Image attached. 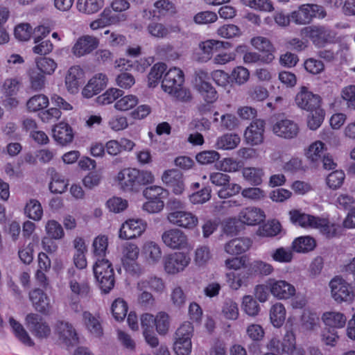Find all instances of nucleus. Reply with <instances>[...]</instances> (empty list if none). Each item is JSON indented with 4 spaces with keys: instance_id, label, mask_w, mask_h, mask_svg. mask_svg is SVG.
I'll return each instance as SVG.
<instances>
[{
    "instance_id": "nucleus-1",
    "label": "nucleus",
    "mask_w": 355,
    "mask_h": 355,
    "mask_svg": "<svg viewBox=\"0 0 355 355\" xmlns=\"http://www.w3.org/2000/svg\"><path fill=\"white\" fill-rule=\"evenodd\" d=\"M117 180L123 191H138L141 186L152 183L154 176L150 171L128 168L119 172Z\"/></svg>"
},
{
    "instance_id": "nucleus-2",
    "label": "nucleus",
    "mask_w": 355,
    "mask_h": 355,
    "mask_svg": "<svg viewBox=\"0 0 355 355\" xmlns=\"http://www.w3.org/2000/svg\"><path fill=\"white\" fill-rule=\"evenodd\" d=\"M93 271L101 290L105 293H109L115 283L112 263L107 259H98L93 266Z\"/></svg>"
},
{
    "instance_id": "nucleus-3",
    "label": "nucleus",
    "mask_w": 355,
    "mask_h": 355,
    "mask_svg": "<svg viewBox=\"0 0 355 355\" xmlns=\"http://www.w3.org/2000/svg\"><path fill=\"white\" fill-rule=\"evenodd\" d=\"M325 16L323 8L316 4L302 5L290 14L291 21L297 25L308 24L313 17L324 18Z\"/></svg>"
},
{
    "instance_id": "nucleus-4",
    "label": "nucleus",
    "mask_w": 355,
    "mask_h": 355,
    "mask_svg": "<svg viewBox=\"0 0 355 355\" xmlns=\"http://www.w3.org/2000/svg\"><path fill=\"white\" fill-rule=\"evenodd\" d=\"M148 33L156 39H164L171 37L172 34L185 35V33L178 23L166 25L156 21H152L146 27Z\"/></svg>"
},
{
    "instance_id": "nucleus-5",
    "label": "nucleus",
    "mask_w": 355,
    "mask_h": 355,
    "mask_svg": "<svg viewBox=\"0 0 355 355\" xmlns=\"http://www.w3.org/2000/svg\"><path fill=\"white\" fill-rule=\"evenodd\" d=\"M168 222L177 227L192 230L198 225V218L191 211H171L167 215Z\"/></svg>"
},
{
    "instance_id": "nucleus-6",
    "label": "nucleus",
    "mask_w": 355,
    "mask_h": 355,
    "mask_svg": "<svg viewBox=\"0 0 355 355\" xmlns=\"http://www.w3.org/2000/svg\"><path fill=\"white\" fill-rule=\"evenodd\" d=\"M26 324L32 334L37 338H47L51 335V329L48 323L36 313L26 315Z\"/></svg>"
},
{
    "instance_id": "nucleus-7",
    "label": "nucleus",
    "mask_w": 355,
    "mask_h": 355,
    "mask_svg": "<svg viewBox=\"0 0 355 355\" xmlns=\"http://www.w3.org/2000/svg\"><path fill=\"white\" fill-rule=\"evenodd\" d=\"M295 102L298 107L307 112L321 107L320 96L313 94L304 86L300 87L296 94Z\"/></svg>"
},
{
    "instance_id": "nucleus-8",
    "label": "nucleus",
    "mask_w": 355,
    "mask_h": 355,
    "mask_svg": "<svg viewBox=\"0 0 355 355\" xmlns=\"http://www.w3.org/2000/svg\"><path fill=\"white\" fill-rule=\"evenodd\" d=\"M332 297L338 302H350L354 298V293L350 285L343 279L334 278L329 283Z\"/></svg>"
},
{
    "instance_id": "nucleus-9",
    "label": "nucleus",
    "mask_w": 355,
    "mask_h": 355,
    "mask_svg": "<svg viewBox=\"0 0 355 355\" xmlns=\"http://www.w3.org/2000/svg\"><path fill=\"white\" fill-rule=\"evenodd\" d=\"M190 263V258L183 252H174L165 257L164 259V270L170 275L177 274Z\"/></svg>"
},
{
    "instance_id": "nucleus-10",
    "label": "nucleus",
    "mask_w": 355,
    "mask_h": 355,
    "mask_svg": "<svg viewBox=\"0 0 355 355\" xmlns=\"http://www.w3.org/2000/svg\"><path fill=\"white\" fill-rule=\"evenodd\" d=\"M162 241L171 249H182L188 244L187 236L184 232L177 228L164 231L162 234Z\"/></svg>"
},
{
    "instance_id": "nucleus-11",
    "label": "nucleus",
    "mask_w": 355,
    "mask_h": 355,
    "mask_svg": "<svg viewBox=\"0 0 355 355\" xmlns=\"http://www.w3.org/2000/svg\"><path fill=\"white\" fill-rule=\"evenodd\" d=\"M184 82V73L181 69L177 67L171 68L166 72L162 81V89L168 94L175 88L183 85Z\"/></svg>"
},
{
    "instance_id": "nucleus-12",
    "label": "nucleus",
    "mask_w": 355,
    "mask_h": 355,
    "mask_svg": "<svg viewBox=\"0 0 355 355\" xmlns=\"http://www.w3.org/2000/svg\"><path fill=\"white\" fill-rule=\"evenodd\" d=\"M146 227V223L141 220L129 219L122 224L119 236L122 239H132L141 236Z\"/></svg>"
},
{
    "instance_id": "nucleus-13",
    "label": "nucleus",
    "mask_w": 355,
    "mask_h": 355,
    "mask_svg": "<svg viewBox=\"0 0 355 355\" xmlns=\"http://www.w3.org/2000/svg\"><path fill=\"white\" fill-rule=\"evenodd\" d=\"M272 132L275 135L284 139H293L299 132V127L296 123L290 119L277 121L272 125Z\"/></svg>"
},
{
    "instance_id": "nucleus-14",
    "label": "nucleus",
    "mask_w": 355,
    "mask_h": 355,
    "mask_svg": "<svg viewBox=\"0 0 355 355\" xmlns=\"http://www.w3.org/2000/svg\"><path fill=\"white\" fill-rule=\"evenodd\" d=\"M265 123L263 120L253 121L245 131L246 141L252 146L259 145L263 141Z\"/></svg>"
},
{
    "instance_id": "nucleus-15",
    "label": "nucleus",
    "mask_w": 355,
    "mask_h": 355,
    "mask_svg": "<svg viewBox=\"0 0 355 355\" xmlns=\"http://www.w3.org/2000/svg\"><path fill=\"white\" fill-rule=\"evenodd\" d=\"M162 181L172 189L174 193L181 194L184 189L182 173L178 169L165 171L162 176Z\"/></svg>"
},
{
    "instance_id": "nucleus-16",
    "label": "nucleus",
    "mask_w": 355,
    "mask_h": 355,
    "mask_svg": "<svg viewBox=\"0 0 355 355\" xmlns=\"http://www.w3.org/2000/svg\"><path fill=\"white\" fill-rule=\"evenodd\" d=\"M269 289L274 297L280 300L289 299L295 294L294 286L284 280H271Z\"/></svg>"
},
{
    "instance_id": "nucleus-17",
    "label": "nucleus",
    "mask_w": 355,
    "mask_h": 355,
    "mask_svg": "<svg viewBox=\"0 0 355 355\" xmlns=\"http://www.w3.org/2000/svg\"><path fill=\"white\" fill-rule=\"evenodd\" d=\"M98 40L92 36L84 35L79 37L72 48V53L76 57L90 53L98 47Z\"/></svg>"
},
{
    "instance_id": "nucleus-18",
    "label": "nucleus",
    "mask_w": 355,
    "mask_h": 355,
    "mask_svg": "<svg viewBox=\"0 0 355 355\" xmlns=\"http://www.w3.org/2000/svg\"><path fill=\"white\" fill-rule=\"evenodd\" d=\"M250 43L257 50L264 53L261 58L262 62L266 64L272 62L275 58V48L268 38L262 36L254 37L251 39Z\"/></svg>"
},
{
    "instance_id": "nucleus-19",
    "label": "nucleus",
    "mask_w": 355,
    "mask_h": 355,
    "mask_svg": "<svg viewBox=\"0 0 355 355\" xmlns=\"http://www.w3.org/2000/svg\"><path fill=\"white\" fill-rule=\"evenodd\" d=\"M55 332L59 339L66 345H75L78 340V334L71 324L66 321H58L55 324Z\"/></svg>"
},
{
    "instance_id": "nucleus-20",
    "label": "nucleus",
    "mask_w": 355,
    "mask_h": 355,
    "mask_svg": "<svg viewBox=\"0 0 355 355\" xmlns=\"http://www.w3.org/2000/svg\"><path fill=\"white\" fill-rule=\"evenodd\" d=\"M270 349H273L276 352H284L291 354L297 349L295 348V336L293 331L287 330L284 334L283 342L276 338H273L269 343Z\"/></svg>"
},
{
    "instance_id": "nucleus-21",
    "label": "nucleus",
    "mask_w": 355,
    "mask_h": 355,
    "mask_svg": "<svg viewBox=\"0 0 355 355\" xmlns=\"http://www.w3.org/2000/svg\"><path fill=\"white\" fill-rule=\"evenodd\" d=\"M107 78L105 74L100 73L92 78L82 91L83 96L89 98L100 93L106 86Z\"/></svg>"
},
{
    "instance_id": "nucleus-22",
    "label": "nucleus",
    "mask_w": 355,
    "mask_h": 355,
    "mask_svg": "<svg viewBox=\"0 0 355 355\" xmlns=\"http://www.w3.org/2000/svg\"><path fill=\"white\" fill-rule=\"evenodd\" d=\"M239 220L248 225H255L263 221L264 212L259 208L249 207L243 209L239 213Z\"/></svg>"
},
{
    "instance_id": "nucleus-23",
    "label": "nucleus",
    "mask_w": 355,
    "mask_h": 355,
    "mask_svg": "<svg viewBox=\"0 0 355 355\" xmlns=\"http://www.w3.org/2000/svg\"><path fill=\"white\" fill-rule=\"evenodd\" d=\"M29 297L36 311L44 314L49 313L51 309L50 299L42 290H33L30 293Z\"/></svg>"
},
{
    "instance_id": "nucleus-24",
    "label": "nucleus",
    "mask_w": 355,
    "mask_h": 355,
    "mask_svg": "<svg viewBox=\"0 0 355 355\" xmlns=\"http://www.w3.org/2000/svg\"><path fill=\"white\" fill-rule=\"evenodd\" d=\"M304 31V34L318 46H323L330 36V31L324 26H309L306 27Z\"/></svg>"
},
{
    "instance_id": "nucleus-25",
    "label": "nucleus",
    "mask_w": 355,
    "mask_h": 355,
    "mask_svg": "<svg viewBox=\"0 0 355 355\" xmlns=\"http://www.w3.org/2000/svg\"><path fill=\"white\" fill-rule=\"evenodd\" d=\"M137 290L149 289L155 293L161 294L164 292L166 286L164 280L156 275H150L139 280L137 286Z\"/></svg>"
},
{
    "instance_id": "nucleus-26",
    "label": "nucleus",
    "mask_w": 355,
    "mask_h": 355,
    "mask_svg": "<svg viewBox=\"0 0 355 355\" xmlns=\"http://www.w3.org/2000/svg\"><path fill=\"white\" fill-rule=\"evenodd\" d=\"M53 137L60 144L64 146L71 143L73 138L71 128L65 123H60L53 129Z\"/></svg>"
},
{
    "instance_id": "nucleus-27",
    "label": "nucleus",
    "mask_w": 355,
    "mask_h": 355,
    "mask_svg": "<svg viewBox=\"0 0 355 355\" xmlns=\"http://www.w3.org/2000/svg\"><path fill=\"white\" fill-rule=\"evenodd\" d=\"M314 228L320 230V233L327 239H331L340 234L341 227L338 224L330 223L324 218H318Z\"/></svg>"
},
{
    "instance_id": "nucleus-28",
    "label": "nucleus",
    "mask_w": 355,
    "mask_h": 355,
    "mask_svg": "<svg viewBox=\"0 0 355 355\" xmlns=\"http://www.w3.org/2000/svg\"><path fill=\"white\" fill-rule=\"evenodd\" d=\"M252 245V241L248 238H236L225 245V250L230 254H240L245 252Z\"/></svg>"
},
{
    "instance_id": "nucleus-29",
    "label": "nucleus",
    "mask_w": 355,
    "mask_h": 355,
    "mask_svg": "<svg viewBox=\"0 0 355 355\" xmlns=\"http://www.w3.org/2000/svg\"><path fill=\"white\" fill-rule=\"evenodd\" d=\"M82 76L83 70L79 66H73L69 68L65 78V84L69 92L76 93L78 92Z\"/></svg>"
},
{
    "instance_id": "nucleus-30",
    "label": "nucleus",
    "mask_w": 355,
    "mask_h": 355,
    "mask_svg": "<svg viewBox=\"0 0 355 355\" xmlns=\"http://www.w3.org/2000/svg\"><path fill=\"white\" fill-rule=\"evenodd\" d=\"M142 252L150 264L157 263L160 261L162 254L159 245L154 241L145 243L142 248Z\"/></svg>"
},
{
    "instance_id": "nucleus-31",
    "label": "nucleus",
    "mask_w": 355,
    "mask_h": 355,
    "mask_svg": "<svg viewBox=\"0 0 355 355\" xmlns=\"http://www.w3.org/2000/svg\"><path fill=\"white\" fill-rule=\"evenodd\" d=\"M289 216L290 220L293 224L303 227H314L316 220L318 218L302 213L300 210L296 209L290 211Z\"/></svg>"
},
{
    "instance_id": "nucleus-32",
    "label": "nucleus",
    "mask_w": 355,
    "mask_h": 355,
    "mask_svg": "<svg viewBox=\"0 0 355 355\" xmlns=\"http://www.w3.org/2000/svg\"><path fill=\"white\" fill-rule=\"evenodd\" d=\"M69 285L73 293L82 297H87L90 293V287L88 282L82 279L79 274L70 278Z\"/></svg>"
},
{
    "instance_id": "nucleus-33",
    "label": "nucleus",
    "mask_w": 355,
    "mask_h": 355,
    "mask_svg": "<svg viewBox=\"0 0 355 355\" xmlns=\"http://www.w3.org/2000/svg\"><path fill=\"white\" fill-rule=\"evenodd\" d=\"M243 178L253 186H259L263 182L265 175L263 169L259 167H245L242 170Z\"/></svg>"
},
{
    "instance_id": "nucleus-34",
    "label": "nucleus",
    "mask_w": 355,
    "mask_h": 355,
    "mask_svg": "<svg viewBox=\"0 0 355 355\" xmlns=\"http://www.w3.org/2000/svg\"><path fill=\"white\" fill-rule=\"evenodd\" d=\"M241 141L240 137L236 134H225L219 137L216 141V147L222 150H232L238 146Z\"/></svg>"
},
{
    "instance_id": "nucleus-35",
    "label": "nucleus",
    "mask_w": 355,
    "mask_h": 355,
    "mask_svg": "<svg viewBox=\"0 0 355 355\" xmlns=\"http://www.w3.org/2000/svg\"><path fill=\"white\" fill-rule=\"evenodd\" d=\"M103 5V0H78L76 6L79 12L92 15L98 12Z\"/></svg>"
},
{
    "instance_id": "nucleus-36",
    "label": "nucleus",
    "mask_w": 355,
    "mask_h": 355,
    "mask_svg": "<svg viewBox=\"0 0 355 355\" xmlns=\"http://www.w3.org/2000/svg\"><path fill=\"white\" fill-rule=\"evenodd\" d=\"M322 320L329 328H342L345 326L347 318L340 312H326L322 315Z\"/></svg>"
},
{
    "instance_id": "nucleus-37",
    "label": "nucleus",
    "mask_w": 355,
    "mask_h": 355,
    "mask_svg": "<svg viewBox=\"0 0 355 355\" xmlns=\"http://www.w3.org/2000/svg\"><path fill=\"white\" fill-rule=\"evenodd\" d=\"M9 323L11 326L12 331L15 335V336L25 345L31 347L34 345V342L28 335L26 330L24 328V327L17 321H16L13 318H10Z\"/></svg>"
},
{
    "instance_id": "nucleus-38",
    "label": "nucleus",
    "mask_w": 355,
    "mask_h": 355,
    "mask_svg": "<svg viewBox=\"0 0 355 355\" xmlns=\"http://www.w3.org/2000/svg\"><path fill=\"white\" fill-rule=\"evenodd\" d=\"M325 150V144L320 141H316L309 146L306 156L311 162L318 163L326 154Z\"/></svg>"
},
{
    "instance_id": "nucleus-39",
    "label": "nucleus",
    "mask_w": 355,
    "mask_h": 355,
    "mask_svg": "<svg viewBox=\"0 0 355 355\" xmlns=\"http://www.w3.org/2000/svg\"><path fill=\"white\" fill-rule=\"evenodd\" d=\"M315 247V240L309 236H300L295 239L292 243V249L300 253L308 252Z\"/></svg>"
},
{
    "instance_id": "nucleus-40",
    "label": "nucleus",
    "mask_w": 355,
    "mask_h": 355,
    "mask_svg": "<svg viewBox=\"0 0 355 355\" xmlns=\"http://www.w3.org/2000/svg\"><path fill=\"white\" fill-rule=\"evenodd\" d=\"M199 46L203 53L209 57L214 53L218 51L220 49H228L230 46V44L227 42L209 40L201 42Z\"/></svg>"
},
{
    "instance_id": "nucleus-41",
    "label": "nucleus",
    "mask_w": 355,
    "mask_h": 355,
    "mask_svg": "<svg viewBox=\"0 0 355 355\" xmlns=\"http://www.w3.org/2000/svg\"><path fill=\"white\" fill-rule=\"evenodd\" d=\"M286 318V309L282 303H276L270 310V322L275 327L283 325Z\"/></svg>"
},
{
    "instance_id": "nucleus-42",
    "label": "nucleus",
    "mask_w": 355,
    "mask_h": 355,
    "mask_svg": "<svg viewBox=\"0 0 355 355\" xmlns=\"http://www.w3.org/2000/svg\"><path fill=\"white\" fill-rule=\"evenodd\" d=\"M83 320L87 329L96 337H100L103 335V329L98 319L94 316L89 311H85L83 313Z\"/></svg>"
},
{
    "instance_id": "nucleus-43",
    "label": "nucleus",
    "mask_w": 355,
    "mask_h": 355,
    "mask_svg": "<svg viewBox=\"0 0 355 355\" xmlns=\"http://www.w3.org/2000/svg\"><path fill=\"white\" fill-rule=\"evenodd\" d=\"M274 270L272 266L261 260H254L248 266V275H269Z\"/></svg>"
},
{
    "instance_id": "nucleus-44",
    "label": "nucleus",
    "mask_w": 355,
    "mask_h": 355,
    "mask_svg": "<svg viewBox=\"0 0 355 355\" xmlns=\"http://www.w3.org/2000/svg\"><path fill=\"white\" fill-rule=\"evenodd\" d=\"M36 69L44 75H51L55 71L58 64L50 58L40 57L35 59Z\"/></svg>"
},
{
    "instance_id": "nucleus-45",
    "label": "nucleus",
    "mask_w": 355,
    "mask_h": 355,
    "mask_svg": "<svg viewBox=\"0 0 355 355\" xmlns=\"http://www.w3.org/2000/svg\"><path fill=\"white\" fill-rule=\"evenodd\" d=\"M166 70V65L164 63L159 62L154 64L148 76V87H155Z\"/></svg>"
},
{
    "instance_id": "nucleus-46",
    "label": "nucleus",
    "mask_w": 355,
    "mask_h": 355,
    "mask_svg": "<svg viewBox=\"0 0 355 355\" xmlns=\"http://www.w3.org/2000/svg\"><path fill=\"white\" fill-rule=\"evenodd\" d=\"M21 87L20 78L17 77L8 78L2 84L1 90L6 96H13L16 95Z\"/></svg>"
},
{
    "instance_id": "nucleus-47",
    "label": "nucleus",
    "mask_w": 355,
    "mask_h": 355,
    "mask_svg": "<svg viewBox=\"0 0 355 355\" xmlns=\"http://www.w3.org/2000/svg\"><path fill=\"white\" fill-rule=\"evenodd\" d=\"M241 3L252 9L270 12L274 10L270 0H240Z\"/></svg>"
},
{
    "instance_id": "nucleus-48",
    "label": "nucleus",
    "mask_w": 355,
    "mask_h": 355,
    "mask_svg": "<svg viewBox=\"0 0 355 355\" xmlns=\"http://www.w3.org/2000/svg\"><path fill=\"white\" fill-rule=\"evenodd\" d=\"M309 112H310V114L307 119V125L311 130H315L322 123L325 112L321 107H319L313 111H309Z\"/></svg>"
},
{
    "instance_id": "nucleus-49",
    "label": "nucleus",
    "mask_w": 355,
    "mask_h": 355,
    "mask_svg": "<svg viewBox=\"0 0 355 355\" xmlns=\"http://www.w3.org/2000/svg\"><path fill=\"white\" fill-rule=\"evenodd\" d=\"M196 89L201 97L208 103H212L218 98L217 92L210 83H202Z\"/></svg>"
},
{
    "instance_id": "nucleus-50",
    "label": "nucleus",
    "mask_w": 355,
    "mask_h": 355,
    "mask_svg": "<svg viewBox=\"0 0 355 355\" xmlns=\"http://www.w3.org/2000/svg\"><path fill=\"white\" fill-rule=\"evenodd\" d=\"M10 17V10L7 7L0 6V44L9 41V35L4 26Z\"/></svg>"
},
{
    "instance_id": "nucleus-51",
    "label": "nucleus",
    "mask_w": 355,
    "mask_h": 355,
    "mask_svg": "<svg viewBox=\"0 0 355 355\" xmlns=\"http://www.w3.org/2000/svg\"><path fill=\"white\" fill-rule=\"evenodd\" d=\"M49 105V98L44 94H37L31 97L26 103L30 112H37L46 107Z\"/></svg>"
},
{
    "instance_id": "nucleus-52",
    "label": "nucleus",
    "mask_w": 355,
    "mask_h": 355,
    "mask_svg": "<svg viewBox=\"0 0 355 355\" xmlns=\"http://www.w3.org/2000/svg\"><path fill=\"white\" fill-rule=\"evenodd\" d=\"M25 214L34 220H40L43 214L40 202L36 200H31L25 207Z\"/></svg>"
},
{
    "instance_id": "nucleus-53",
    "label": "nucleus",
    "mask_w": 355,
    "mask_h": 355,
    "mask_svg": "<svg viewBox=\"0 0 355 355\" xmlns=\"http://www.w3.org/2000/svg\"><path fill=\"white\" fill-rule=\"evenodd\" d=\"M45 230L50 239H61L64 235L62 225L54 220H49L46 223Z\"/></svg>"
},
{
    "instance_id": "nucleus-54",
    "label": "nucleus",
    "mask_w": 355,
    "mask_h": 355,
    "mask_svg": "<svg viewBox=\"0 0 355 355\" xmlns=\"http://www.w3.org/2000/svg\"><path fill=\"white\" fill-rule=\"evenodd\" d=\"M270 256L275 261L287 263L292 261L293 253L291 249L281 247L273 250Z\"/></svg>"
},
{
    "instance_id": "nucleus-55",
    "label": "nucleus",
    "mask_w": 355,
    "mask_h": 355,
    "mask_svg": "<svg viewBox=\"0 0 355 355\" xmlns=\"http://www.w3.org/2000/svg\"><path fill=\"white\" fill-rule=\"evenodd\" d=\"M242 309L250 316H256L260 311L259 304L251 295H245L243 297Z\"/></svg>"
},
{
    "instance_id": "nucleus-56",
    "label": "nucleus",
    "mask_w": 355,
    "mask_h": 355,
    "mask_svg": "<svg viewBox=\"0 0 355 355\" xmlns=\"http://www.w3.org/2000/svg\"><path fill=\"white\" fill-rule=\"evenodd\" d=\"M220 154L214 150H204L196 155L197 162L202 165L211 164L219 160Z\"/></svg>"
},
{
    "instance_id": "nucleus-57",
    "label": "nucleus",
    "mask_w": 355,
    "mask_h": 355,
    "mask_svg": "<svg viewBox=\"0 0 355 355\" xmlns=\"http://www.w3.org/2000/svg\"><path fill=\"white\" fill-rule=\"evenodd\" d=\"M112 313L116 320H123L127 315L128 306L122 299H116L112 304Z\"/></svg>"
},
{
    "instance_id": "nucleus-58",
    "label": "nucleus",
    "mask_w": 355,
    "mask_h": 355,
    "mask_svg": "<svg viewBox=\"0 0 355 355\" xmlns=\"http://www.w3.org/2000/svg\"><path fill=\"white\" fill-rule=\"evenodd\" d=\"M345 178V175L342 170H336L328 175L327 184L330 189L335 190L343 185Z\"/></svg>"
},
{
    "instance_id": "nucleus-59",
    "label": "nucleus",
    "mask_w": 355,
    "mask_h": 355,
    "mask_svg": "<svg viewBox=\"0 0 355 355\" xmlns=\"http://www.w3.org/2000/svg\"><path fill=\"white\" fill-rule=\"evenodd\" d=\"M138 103L139 100L136 96L126 95L115 103L114 107L121 111H127L133 108Z\"/></svg>"
},
{
    "instance_id": "nucleus-60",
    "label": "nucleus",
    "mask_w": 355,
    "mask_h": 355,
    "mask_svg": "<svg viewBox=\"0 0 355 355\" xmlns=\"http://www.w3.org/2000/svg\"><path fill=\"white\" fill-rule=\"evenodd\" d=\"M170 299L172 304L178 309L183 307L187 301V295L180 286H175L171 291Z\"/></svg>"
},
{
    "instance_id": "nucleus-61",
    "label": "nucleus",
    "mask_w": 355,
    "mask_h": 355,
    "mask_svg": "<svg viewBox=\"0 0 355 355\" xmlns=\"http://www.w3.org/2000/svg\"><path fill=\"white\" fill-rule=\"evenodd\" d=\"M222 313L228 320H236L239 317V308L237 304L231 299L224 302Z\"/></svg>"
},
{
    "instance_id": "nucleus-62",
    "label": "nucleus",
    "mask_w": 355,
    "mask_h": 355,
    "mask_svg": "<svg viewBox=\"0 0 355 355\" xmlns=\"http://www.w3.org/2000/svg\"><path fill=\"white\" fill-rule=\"evenodd\" d=\"M123 94V92L122 90L117 88H111L98 97V102L103 105H108L122 96Z\"/></svg>"
},
{
    "instance_id": "nucleus-63",
    "label": "nucleus",
    "mask_w": 355,
    "mask_h": 355,
    "mask_svg": "<svg viewBox=\"0 0 355 355\" xmlns=\"http://www.w3.org/2000/svg\"><path fill=\"white\" fill-rule=\"evenodd\" d=\"M31 87L35 91L44 88L46 82L45 75L37 69H32L29 73Z\"/></svg>"
},
{
    "instance_id": "nucleus-64",
    "label": "nucleus",
    "mask_w": 355,
    "mask_h": 355,
    "mask_svg": "<svg viewBox=\"0 0 355 355\" xmlns=\"http://www.w3.org/2000/svg\"><path fill=\"white\" fill-rule=\"evenodd\" d=\"M191 340L175 338L173 349L177 355H189L191 352Z\"/></svg>"
}]
</instances>
